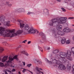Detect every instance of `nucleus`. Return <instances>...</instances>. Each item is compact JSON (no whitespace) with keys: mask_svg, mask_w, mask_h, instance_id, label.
<instances>
[{"mask_svg":"<svg viewBox=\"0 0 74 74\" xmlns=\"http://www.w3.org/2000/svg\"><path fill=\"white\" fill-rule=\"evenodd\" d=\"M10 21H7L5 22V24L6 26H10Z\"/></svg>","mask_w":74,"mask_h":74,"instance_id":"18","label":"nucleus"},{"mask_svg":"<svg viewBox=\"0 0 74 74\" xmlns=\"http://www.w3.org/2000/svg\"><path fill=\"white\" fill-rule=\"evenodd\" d=\"M22 69H23L22 71L23 73H25V72L26 71V70H27L26 69H24L23 68H22Z\"/></svg>","mask_w":74,"mask_h":74,"instance_id":"29","label":"nucleus"},{"mask_svg":"<svg viewBox=\"0 0 74 74\" xmlns=\"http://www.w3.org/2000/svg\"><path fill=\"white\" fill-rule=\"evenodd\" d=\"M39 35H40L41 36H42V38L43 39V40H45L46 38L45 37V35L42 32H41L39 34Z\"/></svg>","mask_w":74,"mask_h":74,"instance_id":"13","label":"nucleus"},{"mask_svg":"<svg viewBox=\"0 0 74 74\" xmlns=\"http://www.w3.org/2000/svg\"><path fill=\"white\" fill-rule=\"evenodd\" d=\"M32 66V64H28L27 65V67H29H29H31Z\"/></svg>","mask_w":74,"mask_h":74,"instance_id":"24","label":"nucleus"},{"mask_svg":"<svg viewBox=\"0 0 74 74\" xmlns=\"http://www.w3.org/2000/svg\"><path fill=\"white\" fill-rule=\"evenodd\" d=\"M15 12H18V13H21V8H20L16 9Z\"/></svg>","mask_w":74,"mask_h":74,"instance_id":"15","label":"nucleus"},{"mask_svg":"<svg viewBox=\"0 0 74 74\" xmlns=\"http://www.w3.org/2000/svg\"><path fill=\"white\" fill-rule=\"evenodd\" d=\"M8 5L9 7H11L12 6V4H9Z\"/></svg>","mask_w":74,"mask_h":74,"instance_id":"42","label":"nucleus"},{"mask_svg":"<svg viewBox=\"0 0 74 74\" xmlns=\"http://www.w3.org/2000/svg\"><path fill=\"white\" fill-rule=\"evenodd\" d=\"M6 71H7V69H6Z\"/></svg>","mask_w":74,"mask_h":74,"instance_id":"61","label":"nucleus"},{"mask_svg":"<svg viewBox=\"0 0 74 74\" xmlns=\"http://www.w3.org/2000/svg\"><path fill=\"white\" fill-rule=\"evenodd\" d=\"M66 38H62V40H61V43L62 44H64V43H65V42H66Z\"/></svg>","mask_w":74,"mask_h":74,"instance_id":"17","label":"nucleus"},{"mask_svg":"<svg viewBox=\"0 0 74 74\" xmlns=\"http://www.w3.org/2000/svg\"><path fill=\"white\" fill-rule=\"evenodd\" d=\"M34 60L36 62H37V63H38L39 64H42V62H41V61L39 60H37V59H34Z\"/></svg>","mask_w":74,"mask_h":74,"instance_id":"16","label":"nucleus"},{"mask_svg":"<svg viewBox=\"0 0 74 74\" xmlns=\"http://www.w3.org/2000/svg\"><path fill=\"white\" fill-rule=\"evenodd\" d=\"M49 49H50V47H48L47 48V50H49Z\"/></svg>","mask_w":74,"mask_h":74,"instance_id":"49","label":"nucleus"},{"mask_svg":"<svg viewBox=\"0 0 74 74\" xmlns=\"http://www.w3.org/2000/svg\"><path fill=\"white\" fill-rule=\"evenodd\" d=\"M32 12H28V13L27 14V15H30V14H32Z\"/></svg>","mask_w":74,"mask_h":74,"instance_id":"40","label":"nucleus"},{"mask_svg":"<svg viewBox=\"0 0 74 74\" xmlns=\"http://www.w3.org/2000/svg\"><path fill=\"white\" fill-rule=\"evenodd\" d=\"M2 74H4V73H3Z\"/></svg>","mask_w":74,"mask_h":74,"instance_id":"62","label":"nucleus"},{"mask_svg":"<svg viewBox=\"0 0 74 74\" xmlns=\"http://www.w3.org/2000/svg\"><path fill=\"white\" fill-rule=\"evenodd\" d=\"M26 70H27V71H30V70H28L27 69H26Z\"/></svg>","mask_w":74,"mask_h":74,"instance_id":"54","label":"nucleus"},{"mask_svg":"<svg viewBox=\"0 0 74 74\" xmlns=\"http://www.w3.org/2000/svg\"><path fill=\"white\" fill-rule=\"evenodd\" d=\"M0 35L3 36L4 37H9L8 29H5V28L3 27H0Z\"/></svg>","mask_w":74,"mask_h":74,"instance_id":"6","label":"nucleus"},{"mask_svg":"<svg viewBox=\"0 0 74 74\" xmlns=\"http://www.w3.org/2000/svg\"><path fill=\"white\" fill-rule=\"evenodd\" d=\"M40 70L41 71V70H42V69L41 68H39L38 67H36L35 69H33V70L34 72H37H37H38L39 74H40V73H41L42 74H44V72L40 71Z\"/></svg>","mask_w":74,"mask_h":74,"instance_id":"8","label":"nucleus"},{"mask_svg":"<svg viewBox=\"0 0 74 74\" xmlns=\"http://www.w3.org/2000/svg\"><path fill=\"white\" fill-rule=\"evenodd\" d=\"M67 25H69V23H68L67 24Z\"/></svg>","mask_w":74,"mask_h":74,"instance_id":"60","label":"nucleus"},{"mask_svg":"<svg viewBox=\"0 0 74 74\" xmlns=\"http://www.w3.org/2000/svg\"><path fill=\"white\" fill-rule=\"evenodd\" d=\"M34 29V30H35V31H35V33H29V34H35V33H36V31L37 32V34H38H38H39L40 33H38V31H37V30H36Z\"/></svg>","mask_w":74,"mask_h":74,"instance_id":"25","label":"nucleus"},{"mask_svg":"<svg viewBox=\"0 0 74 74\" xmlns=\"http://www.w3.org/2000/svg\"><path fill=\"white\" fill-rule=\"evenodd\" d=\"M24 34H27V32H24Z\"/></svg>","mask_w":74,"mask_h":74,"instance_id":"48","label":"nucleus"},{"mask_svg":"<svg viewBox=\"0 0 74 74\" xmlns=\"http://www.w3.org/2000/svg\"><path fill=\"white\" fill-rule=\"evenodd\" d=\"M67 69L68 70H71V65H68L67 66Z\"/></svg>","mask_w":74,"mask_h":74,"instance_id":"21","label":"nucleus"},{"mask_svg":"<svg viewBox=\"0 0 74 74\" xmlns=\"http://www.w3.org/2000/svg\"><path fill=\"white\" fill-rule=\"evenodd\" d=\"M71 0H68V1H71Z\"/></svg>","mask_w":74,"mask_h":74,"instance_id":"55","label":"nucleus"},{"mask_svg":"<svg viewBox=\"0 0 74 74\" xmlns=\"http://www.w3.org/2000/svg\"><path fill=\"white\" fill-rule=\"evenodd\" d=\"M70 40H68L66 42V44H70Z\"/></svg>","mask_w":74,"mask_h":74,"instance_id":"26","label":"nucleus"},{"mask_svg":"<svg viewBox=\"0 0 74 74\" xmlns=\"http://www.w3.org/2000/svg\"><path fill=\"white\" fill-rule=\"evenodd\" d=\"M72 25L73 26H74V25Z\"/></svg>","mask_w":74,"mask_h":74,"instance_id":"57","label":"nucleus"},{"mask_svg":"<svg viewBox=\"0 0 74 74\" xmlns=\"http://www.w3.org/2000/svg\"><path fill=\"white\" fill-rule=\"evenodd\" d=\"M6 3L8 5L9 4V2H6Z\"/></svg>","mask_w":74,"mask_h":74,"instance_id":"44","label":"nucleus"},{"mask_svg":"<svg viewBox=\"0 0 74 74\" xmlns=\"http://www.w3.org/2000/svg\"><path fill=\"white\" fill-rule=\"evenodd\" d=\"M4 51V49L3 48L1 47H0V52H1Z\"/></svg>","mask_w":74,"mask_h":74,"instance_id":"27","label":"nucleus"},{"mask_svg":"<svg viewBox=\"0 0 74 74\" xmlns=\"http://www.w3.org/2000/svg\"><path fill=\"white\" fill-rule=\"evenodd\" d=\"M7 59H8V56H4L3 57L2 60V62H5L6 60H7Z\"/></svg>","mask_w":74,"mask_h":74,"instance_id":"12","label":"nucleus"},{"mask_svg":"<svg viewBox=\"0 0 74 74\" xmlns=\"http://www.w3.org/2000/svg\"><path fill=\"white\" fill-rule=\"evenodd\" d=\"M5 74H8V73H7V72H6V71L5 72Z\"/></svg>","mask_w":74,"mask_h":74,"instance_id":"47","label":"nucleus"},{"mask_svg":"<svg viewBox=\"0 0 74 74\" xmlns=\"http://www.w3.org/2000/svg\"><path fill=\"white\" fill-rule=\"evenodd\" d=\"M72 31L73 32H74V29H72Z\"/></svg>","mask_w":74,"mask_h":74,"instance_id":"52","label":"nucleus"},{"mask_svg":"<svg viewBox=\"0 0 74 74\" xmlns=\"http://www.w3.org/2000/svg\"><path fill=\"white\" fill-rule=\"evenodd\" d=\"M58 52H59V51L58 50H54L52 51V53L54 54L57 53H58Z\"/></svg>","mask_w":74,"mask_h":74,"instance_id":"20","label":"nucleus"},{"mask_svg":"<svg viewBox=\"0 0 74 74\" xmlns=\"http://www.w3.org/2000/svg\"><path fill=\"white\" fill-rule=\"evenodd\" d=\"M1 25V23H0V25Z\"/></svg>","mask_w":74,"mask_h":74,"instance_id":"58","label":"nucleus"},{"mask_svg":"<svg viewBox=\"0 0 74 74\" xmlns=\"http://www.w3.org/2000/svg\"><path fill=\"white\" fill-rule=\"evenodd\" d=\"M10 67H13V68L15 67V66H12V64L10 65Z\"/></svg>","mask_w":74,"mask_h":74,"instance_id":"37","label":"nucleus"},{"mask_svg":"<svg viewBox=\"0 0 74 74\" xmlns=\"http://www.w3.org/2000/svg\"><path fill=\"white\" fill-rule=\"evenodd\" d=\"M72 53H74V47H72L71 49Z\"/></svg>","mask_w":74,"mask_h":74,"instance_id":"28","label":"nucleus"},{"mask_svg":"<svg viewBox=\"0 0 74 74\" xmlns=\"http://www.w3.org/2000/svg\"><path fill=\"white\" fill-rule=\"evenodd\" d=\"M18 21L19 23H18L20 24L21 28L24 27V30L27 32L28 33H36V30L34 29L32 27H30L29 25H25V24L23 23V21L21 20H18Z\"/></svg>","mask_w":74,"mask_h":74,"instance_id":"2","label":"nucleus"},{"mask_svg":"<svg viewBox=\"0 0 74 74\" xmlns=\"http://www.w3.org/2000/svg\"><path fill=\"white\" fill-rule=\"evenodd\" d=\"M21 53H23V54H25L26 56H28L29 54L27 53H26V51H22L21 52Z\"/></svg>","mask_w":74,"mask_h":74,"instance_id":"19","label":"nucleus"},{"mask_svg":"<svg viewBox=\"0 0 74 74\" xmlns=\"http://www.w3.org/2000/svg\"><path fill=\"white\" fill-rule=\"evenodd\" d=\"M22 47V46H21V45H20L19 46H18V48H21V47Z\"/></svg>","mask_w":74,"mask_h":74,"instance_id":"46","label":"nucleus"},{"mask_svg":"<svg viewBox=\"0 0 74 74\" xmlns=\"http://www.w3.org/2000/svg\"><path fill=\"white\" fill-rule=\"evenodd\" d=\"M45 60L49 63H52V62L49 61L48 60V59H45Z\"/></svg>","mask_w":74,"mask_h":74,"instance_id":"31","label":"nucleus"},{"mask_svg":"<svg viewBox=\"0 0 74 74\" xmlns=\"http://www.w3.org/2000/svg\"><path fill=\"white\" fill-rule=\"evenodd\" d=\"M27 41V40H26L22 42V43H26V42Z\"/></svg>","mask_w":74,"mask_h":74,"instance_id":"35","label":"nucleus"},{"mask_svg":"<svg viewBox=\"0 0 74 74\" xmlns=\"http://www.w3.org/2000/svg\"><path fill=\"white\" fill-rule=\"evenodd\" d=\"M36 72H35L36 73V74H39V73L38 72H37V70H36Z\"/></svg>","mask_w":74,"mask_h":74,"instance_id":"50","label":"nucleus"},{"mask_svg":"<svg viewBox=\"0 0 74 74\" xmlns=\"http://www.w3.org/2000/svg\"><path fill=\"white\" fill-rule=\"evenodd\" d=\"M22 63L23 64V66H25V62H22Z\"/></svg>","mask_w":74,"mask_h":74,"instance_id":"38","label":"nucleus"},{"mask_svg":"<svg viewBox=\"0 0 74 74\" xmlns=\"http://www.w3.org/2000/svg\"><path fill=\"white\" fill-rule=\"evenodd\" d=\"M18 74H21V72L20 71L18 72Z\"/></svg>","mask_w":74,"mask_h":74,"instance_id":"51","label":"nucleus"},{"mask_svg":"<svg viewBox=\"0 0 74 74\" xmlns=\"http://www.w3.org/2000/svg\"><path fill=\"white\" fill-rule=\"evenodd\" d=\"M8 32L9 35V37H14L15 36H17L18 34H22L23 32L22 30H18L17 31L16 33H15V29L11 30L8 29Z\"/></svg>","mask_w":74,"mask_h":74,"instance_id":"5","label":"nucleus"},{"mask_svg":"<svg viewBox=\"0 0 74 74\" xmlns=\"http://www.w3.org/2000/svg\"><path fill=\"white\" fill-rule=\"evenodd\" d=\"M29 72H30V73H31V74H33V72H32L30 71H29Z\"/></svg>","mask_w":74,"mask_h":74,"instance_id":"45","label":"nucleus"},{"mask_svg":"<svg viewBox=\"0 0 74 74\" xmlns=\"http://www.w3.org/2000/svg\"><path fill=\"white\" fill-rule=\"evenodd\" d=\"M61 9L62 10V11H63L64 12H66V9H65L64 8H61Z\"/></svg>","mask_w":74,"mask_h":74,"instance_id":"32","label":"nucleus"},{"mask_svg":"<svg viewBox=\"0 0 74 74\" xmlns=\"http://www.w3.org/2000/svg\"><path fill=\"white\" fill-rule=\"evenodd\" d=\"M21 12H25V9L21 8Z\"/></svg>","mask_w":74,"mask_h":74,"instance_id":"22","label":"nucleus"},{"mask_svg":"<svg viewBox=\"0 0 74 74\" xmlns=\"http://www.w3.org/2000/svg\"><path fill=\"white\" fill-rule=\"evenodd\" d=\"M12 71L14 72V71H15V69H13L12 70Z\"/></svg>","mask_w":74,"mask_h":74,"instance_id":"39","label":"nucleus"},{"mask_svg":"<svg viewBox=\"0 0 74 74\" xmlns=\"http://www.w3.org/2000/svg\"><path fill=\"white\" fill-rule=\"evenodd\" d=\"M58 68L59 70H60L64 71V70H66V68L64 65L61 64L59 66Z\"/></svg>","mask_w":74,"mask_h":74,"instance_id":"10","label":"nucleus"},{"mask_svg":"<svg viewBox=\"0 0 74 74\" xmlns=\"http://www.w3.org/2000/svg\"><path fill=\"white\" fill-rule=\"evenodd\" d=\"M57 1L58 2H61V0H57Z\"/></svg>","mask_w":74,"mask_h":74,"instance_id":"43","label":"nucleus"},{"mask_svg":"<svg viewBox=\"0 0 74 74\" xmlns=\"http://www.w3.org/2000/svg\"><path fill=\"white\" fill-rule=\"evenodd\" d=\"M40 50L41 51V52H42L43 51V50H42V49L41 48V47L39 48Z\"/></svg>","mask_w":74,"mask_h":74,"instance_id":"34","label":"nucleus"},{"mask_svg":"<svg viewBox=\"0 0 74 74\" xmlns=\"http://www.w3.org/2000/svg\"><path fill=\"white\" fill-rule=\"evenodd\" d=\"M4 63L1 62H0V67H4Z\"/></svg>","mask_w":74,"mask_h":74,"instance_id":"23","label":"nucleus"},{"mask_svg":"<svg viewBox=\"0 0 74 74\" xmlns=\"http://www.w3.org/2000/svg\"><path fill=\"white\" fill-rule=\"evenodd\" d=\"M13 21H15V19L14 18H13Z\"/></svg>","mask_w":74,"mask_h":74,"instance_id":"53","label":"nucleus"},{"mask_svg":"<svg viewBox=\"0 0 74 74\" xmlns=\"http://www.w3.org/2000/svg\"><path fill=\"white\" fill-rule=\"evenodd\" d=\"M62 27H63L62 25H58L56 26V29L58 31H57L55 29L53 30V33L54 35V37L55 38H58L64 35V33L60 31V30H62Z\"/></svg>","mask_w":74,"mask_h":74,"instance_id":"4","label":"nucleus"},{"mask_svg":"<svg viewBox=\"0 0 74 74\" xmlns=\"http://www.w3.org/2000/svg\"><path fill=\"white\" fill-rule=\"evenodd\" d=\"M74 19V17H70L68 18V19Z\"/></svg>","mask_w":74,"mask_h":74,"instance_id":"33","label":"nucleus"},{"mask_svg":"<svg viewBox=\"0 0 74 74\" xmlns=\"http://www.w3.org/2000/svg\"><path fill=\"white\" fill-rule=\"evenodd\" d=\"M65 3H67V2H66V1H65Z\"/></svg>","mask_w":74,"mask_h":74,"instance_id":"56","label":"nucleus"},{"mask_svg":"<svg viewBox=\"0 0 74 74\" xmlns=\"http://www.w3.org/2000/svg\"><path fill=\"white\" fill-rule=\"evenodd\" d=\"M0 20L1 22L2 23H3L5 22V16H2L0 18Z\"/></svg>","mask_w":74,"mask_h":74,"instance_id":"11","label":"nucleus"},{"mask_svg":"<svg viewBox=\"0 0 74 74\" xmlns=\"http://www.w3.org/2000/svg\"><path fill=\"white\" fill-rule=\"evenodd\" d=\"M3 44H5V45H7V44H8V43H7V42H4Z\"/></svg>","mask_w":74,"mask_h":74,"instance_id":"36","label":"nucleus"},{"mask_svg":"<svg viewBox=\"0 0 74 74\" xmlns=\"http://www.w3.org/2000/svg\"><path fill=\"white\" fill-rule=\"evenodd\" d=\"M62 31L66 33H68L71 32V29L69 27H65L63 29Z\"/></svg>","mask_w":74,"mask_h":74,"instance_id":"9","label":"nucleus"},{"mask_svg":"<svg viewBox=\"0 0 74 74\" xmlns=\"http://www.w3.org/2000/svg\"><path fill=\"white\" fill-rule=\"evenodd\" d=\"M31 41H29L28 42V44H29L31 43Z\"/></svg>","mask_w":74,"mask_h":74,"instance_id":"41","label":"nucleus"},{"mask_svg":"<svg viewBox=\"0 0 74 74\" xmlns=\"http://www.w3.org/2000/svg\"><path fill=\"white\" fill-rule=\"evenodd\" d=\"M44 14H46L47 15H49V12H48V9H45L44 10Z\"/></svg>","mask_w":74,"mask_h":74,"instance_id":"14","label":"nucleus"},{"mask_svg":"<svg viewBox=\"0 0 74 74\" xmlns=\"http://www.w3.org/2000/svg\"><path fill=\"white\" fill-rule=\"evenodd\" d=\"M72 69L73 70H72V71L73 74H74V65H73L72 66Z\"/></svg>","mask_w":74,"mask_h":74,"instance_id":"30","label":"nucleus"},{"mask_svg":"<svg viewBox=\"0 0 74 74\" xmlns=\"http://www.w3.org/2000/svg\"><path fill=\"white\" fill-rule=\"evenodd\" d=\"M53 60V61H55V60Z\"/></svg>","mask_w":74,"mask_h":74,"instance_id":"59","label":"nucleus"},{"mask_svg":"<svg viewBox=\"0 0 74 74\" xmlns=\"http://www.w3.org/2000/svg\"><path fill=\"white\" fill-rule=\"evenodd\" d=\"M66 17H61L57 18L52 19L49 22V25L51 26L55 27L57 25L56 23L57 22L58 24H62L66 23L65 21L67 19Z\"/></svg>","mask_w":74,"mask_h":74,"instance_id":"3","label":"nucleus"},{"mask_svg":"<svg viewBox=\"0 0 74 74\" xmlns=\"http://www.w3.org/2000/svg\"><path fill=\"white\" fill-rule=\"evenodd\" d=\"M17 56L16 55L14 56L13 58L12 57L10 56L9 57V60L6 62L7 64H8V65H9L10 64H11V63H12V61L14 60V59H16L17 60H18V58H17Z\"/></svg>","mask_w":74,"mask_h":74,"instance_id":"7","label":"nucleus"},{"mask_svg":"<svg viewBox=\"0 0 74 74\" xmlns=\"http://www.w3.org/2000/svg\"><path fill=\"white\" fill-rule=\"evenodd\" d=\"M71 52L70 50L67 51V55L65 53L63 52H60V53L59 55L56 54L55 55L56 59H58L59 60H56V63L57 64H61L62 62L63 63H65L67 62V60L64 58H66V59H68L69 60L72 61L73 58L71 57Z\"/></svg>","mask_w":74,"mask_h":74,"instance_id":"1","label":"nucleus"}]
</instances>
